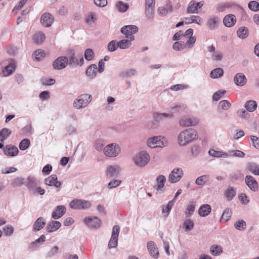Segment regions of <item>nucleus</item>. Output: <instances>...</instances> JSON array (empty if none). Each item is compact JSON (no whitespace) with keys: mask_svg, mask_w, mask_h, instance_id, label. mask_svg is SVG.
Returning a JSON list of instances; mask_svg holds the SVG:
<instances>
[{"mask_svg":"<svg viewBox=\"0 0 259 259\" xmlns=\"http://www.w3.org/2000/svg\"><path fill=\"white\" fill-rule=\"evenodd\" d=\"M69 65L72 68L76 67L78 66H82L84 63V59L82 55L80 53H76L74 50L70 49L67 51Z\"/></svg>","mask_w":259,"mask_h":259,"instance_id":"obj_2","label":"nucleus"},{"mask_svg":"<svg viewBox=\"0 0 259 259\" xmlns=\"http://www.w3.org/2000/svg\"><path fill=\"white\" fill-rule=\"evenodd\" d=\"M147 247L150 255L155 258H157L159 256V252L154 242L152 241H149Z\"/></svg>","mask_w":259,"mask_h":259,"instance_id":"obj_19","label":"nucleus"},{"mask_svg":"<svg viewBox=\"0 0 259 259\" xmlns=\"http://www.w3.org/2000/svg\"><path fill=\"white\" fill-rule=\"evenodd\" d=\"M84 223L90 228L97 229L101 226V220L97 217H88L84 219Z\"/></svg>","mask_w":259,"mask_h":259,"instance_id":"obj_10","label":"nucleus"},{"mask_svg":"<svg viewBox=\"0 0 259 259\" xmlns=\"http://www.w3.org/2000/svg\"><path fill=\"white\" fill-rule=\"evenodd\" d=\"M198 138L197 132L193 128H188L181 132L178 137V142L184 146Z\"/></svg>","mask_w":259,"mask_h":259,"instance_id":"obj_1","label":"nucleus"},{"mask_svg":"<svg viewBox=\"0 0 259 259\" xmlns=\"http://www.w3.org/2000/svg\"><path fill=\"white\" fill-rule=\"evenodd\" d=\"M244 107L248 112H253L257 108V103L254 100L247 101L244 105Z\"/></svg>","mask_w":259,"mask_h":259,"instance_id":"obj_34","label":"nucleus"},{"mask_svg":"<svg viewBox=\"0 0 259 259\" xmlns=\"http://www.w3.org/2000/svg\"><path fill=\"white\" fill-rule=\"evenodd\" d=\"M224 74V71L221 68H217L212 70L210 73V76L212 78H217L222 77Z\"/></svg>","mask_w":259,"mask_h":259,"instance_id":"obj_39","label":"nucleus"},{"mask_svg":"<svg viewBox=\"0 0 259 259\" xmlns=\"http://www.w3.org/2000/svg\"><path fill=\"white\" fill-rule=\"evenodd\" d=\"M210 176L208 175H204L198 177L195 180V183L197 185H203L209 181Z\"/></svg>","mask_w":259,"mask_h":259,"instance_id":"obj_36","label":"nucleus"},{"mask_svg":"<svg viewBox=\"0 0 259 259\" xmlns=\"http://www.w3.org/2000/svg\"><path fill=\"white\" fill-rule=\"evenodd\" d=\"M109 52H114L118 48V41L116 40H113L110 41L107 46Z\"/></svg>","mask_w":259,"mask_h":259,"instance_id":"obj_47","label":"nucleus"},{"mask_svg":"<svg viewBox=\"0 0 259 259\" xmlns=\"http://www.w3.org/2000/svg\"><path fill=\"white\" fill-rule=\"evenodd\" d=\"M154 6L145 7V13L146 17L149 20H152L153 18V10Z\"/></svg>","mask_w":259,"mask_h":259,"instance_id":"obj_50","label":"nucleus"},{"mask_svg":"<svg viewBox=\"0 0 259 259\" xmlns=\"http://www.w3.org/2000/svg\"><path fill=\"white\" fill-rule=\"evenodd\" d=\"M153 117L155 121L160 122L165 118H172L173 115L172 114L155 113Z\"/></svg>","mask_w":259,"mask_h":259,"instance_id":"obj_31","label":"nucleus"},{"mask_svg":"<svg viewBox=\"0 0 259 259\" xmlns=\"http://www.w3.org/2000/svg\"><path fill=\"white\" fill-rule=\"evenodd\" d=\"M225 195L227 200L230 201L236 195V191L233 187H229L226 191Z\"/></svg>","mask_w":259,"mask_h":259,"instance_id":"obj_42","label":"nucleus"},{"mask_svg":"<svg viewBox=\"0 0 259 259\" xmlns=\"http://www.w3.org/2000/svg\"><path fill=\"white\" fill-rule=\"evenodd\" d=\"M97 19V17L95 13H90L85 18V22L88 24H91Z\"/></svg>","mask_w":259,"mask_h":259,"instance_id":"obj_51","label":"nucleus"},{"mask_svg":"<svg viewBox=\"0 0 259 259\" xmlns=\"http://www.w3.org/2000/svg\"><path fill=\"white\" fill-rule=\"evenodd\" d=\"M230 106L231 104L228 100L222 101L219 104V108H221L222 110H227Z\"/></svg>","mask_w":259,"mask_h":259,"instance_id":"obj_62","label":"nucleus"},{"mask_svg":"<svg viewBox=\"0 0 259 259\" xmlns=\"http://www.w3.org/2000/svg\"><path fill=\"white\" fill-rule=\"evenodd\" d=\"M211 211V208L210 205L205 204L201 205L199 210L198 214L200 216L205 217L207 216Z\"/></svg>","mask_w":259,"mask_h":259,"instance_id":"obj_25","label":"nucleus"},{"mask_svg":"<svg viewBox=\"0 0 259 259\" xmlns=\"http://www.w3.org/2000/svg\"><path fill=\"white\" fill-rule=\"evenodd\" d=\"M27 186L33 188L37 185L36 180L34 177L29 176L27 179Z\"/></svg>","mask_w":259,"mask_h":259,"instance_id":"obj_60","label":"nucleus"},{"mask_svg":"<svg viewBox=\"0 0 259 259\" xmlns=\"http://www.w3.org/2000/svg\"><path fill=\"white\" fill-rule=\"evenodd\" d=\"M24 184V179L21 177H18L13 180L12 185L13 187H21Z\"/></svg>","mask_w":259,"mask_h":259,"instance_id":"obj_49","label":"nucleus"},{"mask_svg":"<svg viewBox=\"0 0 259 259\" xmlns=\"http://www.w3.org/2000/svg\"><path fill=\"white\" fill-rule=\"evenodd\" d=\"M234 82L237 86L242 87L247 82V78L243 73H238L234 77Z\"/></svg>","mask_w":259,"mask_h":259,"instance_id":"obj_20","label":"nucleus"},{"mask_svg":"<svg viewBox=\"0 0 259 259\" xmlns=\"http://www.w3.org/2000/svg\"><path fill=\"white\" fill-rule=\"evenodd\" d=\"M84 58L88 61L92 60L94 57V53L92 49H87L84 52Z\"/></svg>","mask_w":259,"mask_h":259,"instance_id":"obj_55","label":"nucleus"},{"mask_svg":"<svg viewBox=\"0 0 259 259\" xmlns=\"http://www.w3.org/2000/svg\"><path fill=\"white\" fill-rule=\"evenodd\" d=\"M248 8L252 11H258L259 10V3L256 1H251L248 4Z\"/></svg>","mask_w":259,"mask_h":259,"instance_id":"obj_59","label":"nucleus"},{"mask_svg":"<svg viewBox=\"0 0 259 259\" xmlns=\"http://www.w3.org/2000/svg\"><path fill=\"white\" fill-rule=\"evenodd\" d=\"M204 4V1L196 2L194 0H192L189 4L187 8V13L197 14L198 13V9H201Z\"/></svg>","mask_w":259,"mask_h":259,"instance_id":"obj_12","label":"nucleus"},{"mask_svg":"<svg viewBox=\"0 0 259 259\" xmlns=\"http://www.w3.org/2000/svg\"><path fill=\"white\" fill-rule=\"evenodd\" d=\"M54 21V18L49 13H44L40 18V23L44 26L49 27L51 26Z\"/></svg>","mask_w":259,"mask_h":259,"instance_id":"obj_13","label":"nucleus"},{"mask_svg":"<svg viewBox=\"0 0 259 259\" xmlns=\"http://www.w3.org/2000/svg\"><path fill=\"white\" fill-rule=\"evenodd\" d=\"M220 20L219 18L215 16L210 17L207 21V26L210 30L214 29L218 26Z\"/></svg>","mask_w":259,"mask_h":259,"instance_id":"obj_26","label":"nucleus"},{"mask_svg":"<svg viewBox=\"0 0 259 259\" xmlns=\"http://www.w3.org/2000/svg\"><path fill=\"white\" fill-rule=\"evenodd\" d=\"M198 123L199 120L196 118H183L179 121L180 125L183 127L195 126Z\"/></svg>","mask_w":259,"mask_h":259,"instance_id":"obj_14","label":"nucleus"},{"mask_svg":"<svg viewBox=\"0 0 259 259\" xmlns=\"http://www.w3.org/2000/svg\"><path fill=\"white\" fill-rule=\"evenodd\" d=\"M147 146L151 148H163L167 146V141L161 136H154L149 138L147 141Z\"/></svg>","mask_w":259,"mask_h":259,"instance_id":"obj_3","label":"nucleus"},{"mask_svg":"<svg viewBox=\"0 0 259 259\" xmlns=\"http://www.w3.org/2000/svg\"><path fill=\"white\" fill-rule=\"evenodd\" d=\"M183 175V171L181 168H174L168 176V181L171 183H176L179 181Z\"/></svg>","mask_w":259,"mask_h":259,"instance_id":"obj_9","label":"nucleus"},{"mask_svg":"<svg viewBox=\"0 0 259 259\" xmlns=\"http://www.w3.org/2000/svg\"><path fill=\"white\" fill-rule=\"evenodd\" d=\"M46 240V237L44 235H41L39 238L31 244L32 247H37L40 244L43 243Z\"/></svg>","mask_w":259,"mask_h":259,"instance_id":"obj_57","label":"nucleus"},{"mask_svg":"<svg viewBox=\"0 0 259 259\" xmlns=\"http://www.w3.org/2000/svg\"><path fill=\"white\" fill-rule=\"evenodd\" d=\"M133 160L137 166L142 167L145 166L148 163L150 160V156L147 152L142 151L133 158Z\"/></svg>","mask_w":259,"mask_h":259,"instance_id":"obj_6","label":"nucleus"},{"mask_svg":"<svg viewBox=\"0 0 259 259\" xmlns=\"http://www.w3.org/2000/svg\"><path fill=\"white\" fill-rule=\"evenodd\" d=\"M61 226L59 221H51L47 226V230L48 232L51 233L58 230Z\"/></svg>","mask_w":259,"mask_h":259,"instance_id":"obj_28","label":"nucleus"},{"mask_svg":"<svg viewBox=\"0 0 259 259\" xmlns=\"http://www.w3.org/2000/svg\"><path fill=\"white\" fill-rule=\"evenodd\" d=\"M57 179L58 178L56 175H52L45 180V183L49 186H54L56 188H58L61 187V183Z\"/></svg>","mask_w":259,"mask_h":259,"instance_id":"obj_15","label":"nucleus"},{"mask_svg":"<svg viewBox=\"0 0 259 259\" xmlns=\"http://www.w3.org/2000/svg\"><path fill=\"white\" fill-rule=\"evenodd\" d=\"M195 209V205L194 204L189 205L185 211V214L186 217L188 218L192 215Z\"/></svg>","mask_w":259,"mask_h":259,"instance_id":"obj_61","label":"nucleus"},{"mask_svg":"<svg viewBox=\"0 0 259 259\" xmlns=\"http://www.w3.org/2000/svg\"><path fill=\"white\" fill-rule=\"evenodd\" d=\"M174 205V201L170 200L168 202V204H167V205L166 206L163 207L162 212L163 213H166V217L168 215L169 211L172 208Z\"/></svg>","mask_w":259,"mask_h":259,"instance_id":"obj_58","label":"nucleus"},{"mask_svg":"<svg viewBox=\"0 0 259 259\" xmlns=\"http://www.w3.org/2000/svg\"><path fill=\"white\" fill-rule=\"evenodd\" d=\"M246 167L253 175L259 176V165L257 164L249 162L247 163Z\"/></svg>","mask_w":259,"mask_h":259,"instance_id":"obj_32","label":"nucleus"},{"mask_svg":"<svg viewBox=\"0 0 259 259\" xmlns=\"http://www.w3.org/2000/svg\"><path fill=\"white\" fill-rule=\"evenodd\" d=\"M32 39L35 44H40L44 41L45 35L41 32H38L33 35Z\"/></svg>","mask_w":259,"mask_h":259,"instance_id":"obj_33","label":"nucleus"},{"mask_svg":"<svg viewBox=\"0 0 259 259\" xmlns=\"http://www.w3.org/2000/svg\"><path fill=\"white\" fill-rule=\"evenodd\" d=\"M97 66L96 64L91 65L85 71L87 76L90 79H93L97 75Z\"/></svg>","mask_w":259,"mask_h":259,"instance_id":"obj_24","label":"nucleus"},{"mask_svg":"<svg viewBox=\"0 0 259 259\" xmlns=\"http://www.w3.org/2000/svg\"><path fill=\"white\" fill-rule=\"evenodd\" d=\"M166 182V178L163 175H159L156 178L157 191L163 192V188Z\"/></svg>","mask_w":259,"mask_h":259,"instance_id":"obj_30","label":"nucleus"},{"mask_svg":"<svg viewBox=\"0 0 259 259\" xmlns=\"http://www.w3.org/2000/svg\"><path fill=\"white\" fill-rule=\"evenodd\" d=\"M138 30V28L136 25H126L121 28V32L126 35L127 38H129L131 36H133V34L137 32Z\"/></svg>","mask_w":259,"mask_h":259,"instance_id":"obj_17","label":"nucleus"},{"mask_svg":"<svg viewBox=\"0 0 259 259\" xmlns=\"http://www.w3.org/2000/svg\"><path fill=\"white\" fill-rule=\"evenodd\" d=\"M34 55L35 56V60L37 61H40L45 58L46 54L44 50L38 49L34 52Z\"/></svg>","mask_w":259,"mask_h":259,"instance_id":"obj_48","label":"nucleus"},{"mask_svg":"<svg viewBox=\"0 0 259 259\" xmlns=\"http://www.w3.org/2000/svg\"><path fill=\"white\" fill-rule=\"evenodd\" d=\"M245 183L251 190L256 191L257 190L258 184L253 177L247 176L245 178Z\"/></svg>","mask_w":259,"mask_h":259,"instance_id":"obj_21","label":"nucleus"},{"mask_svg":"<svg viewBox=\"0 0 259 259\" xmlns=\"http://www.w3.org/2000/svg\"><path fill=\"white\" fill-rule=\"evenodd\" d=\"M91 206L89 201L82 199H74L70 203V207L74 209H87Z\"/></svg>","mask_w":259,"mask_h":259,"instance_id":"obj_7","label":"nucleus"},{"mask_svg":"<svg viewBox=\"0 0 259 259\" xmlns=\"http://www.w3.org/2000/svg\"><path fill=\"white\" fill-rule=\"evenodd\" d=\"M208 153L210 155L215 157L227 158L229 156V154L226 152L223 151H217L213 149L210 150Z\"/></svg>","mask_w":259,"mask_h":259,"instance_id":"obj_38","label":"nucleus"},{"mask_svg":"<svg viewBox=\"0 0 259 259\" xmlns=\"http://www.w3.org/2000/svg\"><path fill=\"white\" fill-rule=\"evenodd\" d=\"M18 152V148L12 145H6L4 148V153L7 156L14 157L17 155Z\"/></svg>","mask_w":259,"mask_h":259,"instance_id":"obj_16","label":"nucleus"},{"mask_svg":"<svg viewBox=\"0 0 259 259\" xmlns=\"http://www.w3.org/2000/svg\"><path fill=\"white\" fill-rule=\"evenodd\" d=\"M12 131L9 128H4L0 131V142H4L10 135L11 134Z\"/></svg>","mask_w":259,"mask_h":259,"instance_id":"obj_37","label":"nucleus"},{"mask_svg":"<svg viewBox=\"0 0 259 259\" xmlns=\"http://www.w3.org/2000/svg\"><path fill=\"white\" fill-rule=\"evenodd\" d=\"M136 70L134 69H128L124 70L120 73V76L123 78H127L134 76L136 74Z\"/></svg>","mask_w":259,"mask_h":259,"instance_id":"obj_41","label":"nucleus"},{"mask_svg":"<svg viewBox=\"0 0 259 259\" xmlns=\"http://www.w3.org/2000/svg\"><path fill=\"white\" fill-rule=\"evenodd\" d=\"M237 33L239 38L244 39L248 35V29L245 27H241L237 30Z\"/></svg>","mask_w":259,"mask_h":259,"instance_id":"obj_40","label":"nucleus"},{"mask_svg":"<svg viewBox=\"0 0 259 259\" xmlns=\"http://www.w3.org/2000/svg\"><path fill=\"white\" fill-rule=\"evenodd\" d=\"M15 70V66L13 64H10L6 66L3 70V74L5 76L11 75Z\"/></svg>","mask_w":259,"mask_h":259,"instance_id":"obj_46","label":"nucleus"},{"mask_svg":"<svg viewBox=\"0 0 259 259\" xmlns=\"http://www.w3.org/2000/svg\"><path fill=\"white\" fill-rule=\"evenodd\" d=\"M183 226L187 231H190L194 228V223L191 220L188 219L184 223Z\"/></svg>","mask_w":259,"mask_h":259,"instance_id":"obj_54","label":"nucleus"},{"mask_svg":"<svg viewBox=\"0 0 259 259\" xmlns=\"http://www.w3.org/2000/svg\"><path fill=\"white\" fill-rule=\"evenodd\" d=\"M119 231L120 228L118 226L116 225L113 227L111 237L108 243L109 248H114L117 246Z\"/></svg>","mask_w":259,"mask_h":259,"instance_id":"obj_11","label":"nucleus"},{"mask_svg":"<svg viewBox=\"0 0 259 259\" xmlns=\"http://www.w3.org/2000/svg\"><path fill=\"white\" fill-rule=\"evenodd\" d=\"M210 252L213 255H219L222 252V247L220 245H213L210 247Z\"/></svg>","mask_w":259,"mask_h":259,"instance_id":"obj_45","label":"nucleus"},{"mask_svg":"<svg viewBox=\"0 0 259 259\" xmlns=\"http://www.w3.org/2000/svg\"><path fill=\"white\" fill-rule=\"evenodd\" d=\"M66 210V207L64 205L57 206L53 212L52 217L54 219H58L65 213Z\"/></svg>","mask_w":259,"mask_h":259,"instance_id":"obj_22","label":"nucleus"},{"mask_svg":"<svg viewBox=\"0 0 259 259\" xmlns=\"http://www.w3.org/2000/svg\"><path fill=\"white\" fill-rule=\"evenodd\" d=\"M232 215V211L230 208L226 209L223 213L220 221L221 222H227L229 221Z\"/></svg>","mask_w":259,"mask_h":259,"instance_id":"obj_44","label":"nucleus"},{"mask_svg":"<svg viewBox=\"0 0 259 259\" xmlns=\"http://www.w3.org/2000/svg\"><path fill=\"white\" fill-rule=\"evenodd\" d=\"M121 170L120 166L118 165H110L107 167L106 175L108 177H116Z\"/></svg>","mask_w":259,"mask_h":259,"instance_id":"obj_18","label":"nucleus"},{"mask_svg":"<svg viewBox=\"0 0 259 259\" xmlns=\"http://www.w3.org/2000/svg\"><path fill=\"white\" fill-rule=\"evenodd\" d=\"M237 114L239 117L245 120H248L250 117L249 112L246 109H240L238 110Z\"/></svg>","mask_w":259,"mask_h":259,"instance_id":"obj_43","label":"nucleus"},{"mask_svg":"<svg viewBox=\"0 0 259 259\" xmlns=\"http://www.w3.org/2000/svg\"><path fill=\"white\" fill-rule=\"evenodd\" d=\"M129 38V39H122L118 41V48L121 49H126L130 47L132 45L131 41L134 39V36H131Z\"/></svg>","mask_w":259,"mask_h":259,"instance_id":"obj_27","label":"nucleus"},{"mask_svg":"<svg viewBox=\"0 0 259 259\" xmlns=\"http://www.w3.org/2000/svg\"><path fill=\"white\" fill-rule=\"evenodd\" d=\"M186 47L185 45L184 42H181L179 41L175 42L173 45L172 48L176 51H181L183 50Z\"/></svg>","mask_w":259,"mask_h":259,"instance_id":"obj_64","label":"nucleus"},{"mask_svg":"<svg viewBox=\"0 0 259 259\" xmlns=\"http://www.w3.org/2000/svg\"><path fill=\"white\" fill-rule=\"evenodd\" d=\"M30 145V141L27 139L22 140L19 144V148L21 150L24 151L27 149Z\"/></svg>","mask_w":259,"mask_h":259,"instance_id":"obj_52","label":"nucleus"},{"mask_svg":"<svg viewBox=\"0 0 259 259\" xmlns=\"http://www.w3.org/2000/svg\"><path fill=\"white\" fill-rule=\"evenodd\" d=\"M68 59L66 56H60L56 58L53 62V68L55 70H62L65 68L68 64Z\"/></svg>","mask_w":259,"mask_h":259,"instance_id":"obj_8","label":"nucleus"},{"mask_svg":"<svg viewBox=\"0 0 259 259\" xmlns=\"http://www.w3.org/2000/svg\"><path fill=\"white\" fill-rule=\"evenodd\" d=\"M201 148L198 145H194L191 148V154L193 157H197L200 152Z\"/></svg>","mask_w":259,"mask_h":259,"instance_id":"obj_53","label":"nucleus"},{"mask_svg":"<svg viewBox=\"0 0 259 259\" xmlns=\"http://www.w3.org/2000/svg\"><path fill=\"white\" fill-rule=\"evenodd\" d=\"M223 58V54L221 51H217L211 55V59L213 61H221Z\"/></svg>","mask_w":259,"mask_h":259,"instance_id":"obj_63","label":"nucleus"},{"mask_svg":"<svg viewBox=\"0 0 259 259\" xmlns=\"http://www.w3.org/2000/svg\"><path fill=\"white\" fill-rule=\"evenodd\" d=\"M236 22V17L232 14H229L226 16L223 20L224 25L228 27L233 26Z\"/></svg>","mask_w":259,"mask_h":259,"instance_id":"obj_23","label":"nucleus"},{"mask_svg":"<svg viewBox=\"0 0 259 259\" xmlns=\"http://www.w3.org/2000/svg\"><path fill=\"white\" fill-rule=\"evenodd\" d=\"M246 223L243 220H239L234 225L235 228L238 230H244L246 228Z\"/></svg>","mask_w":259,"mask_h":259,"instance_id":"obj_56","label":"nucleus"},{"mask_svg":"<svg viewBox=\"0 0 259 259\" xmlns=\"http://www.w3.org/2000/svg\"><path fill=\"white\" fill-rule=\"evenodd\" d=\"M202 21V19L199 16L193 15L190 17L185 18V23L188 24L195 23L200 25Z\"/></svg>","mask_w":259,"mask_h":259,"instance_id":"obj_35","label":"nucleus"},{"mask_svg":"<svg viewBox=\"0 0 259 259\" xmlns=\"http://www.w3.org/2000/svg\"><path fill=\"white\" fill-rule=\"evenodd\" d=\"M92 100V96L88 94H81L75 99L73 106L76 109H80L87 107Z\"/></svg>","mask_w":259,"mask_h":259,"instance_id":"obj_4","label":"nucleus"},{"mask_svg":"<svg viewBox=\"0 0 259 259\" xmlns=\"http://www.w3.org/2000/svg\"><path fill=\"white\" fill-rule=\"evenodd\" d=\"M121 152L120 146L116 143H111L105 146L103 148V153L106 157L114 158L117 156Z\"/></svg>","mask_w":259,"mask_h":259,"instance_id":"obj_5","label":"nucleus"},{"mask_svg":"<svg viewBox=\"0 0 259 259\" xmlns=\"http://www.w3.org/2000/svg\"><path fill=\"white\" fill-rule=\"evenodd\" d=\"M45 225V219L42 217H39L34 222L33 229L34 231H38L42 229Z\"/></svg>","mask_w":259,"mask_h":259,"instance_id":"obj_29","label":"nucleus"}]
</instances>
